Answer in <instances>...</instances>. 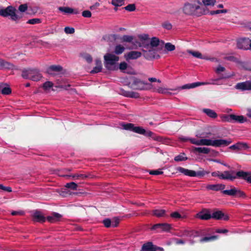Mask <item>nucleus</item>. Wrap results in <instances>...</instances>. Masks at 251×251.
Here are the masks:
<instances>
[{
  "label": "nucleus",
  "mask_w": 251,
  "mask_h": 251,
  "mask_svg": "<svg viewBox=\"0 0 251 251\" xmlns=\"http://www.w3.org/2000/svg\"><path fill=\"white\" fill-rule=\"evenodd\" d=\"M216 1H200L194 3H186L183 7V11L184 14L188 15H195L200 16L205 13V8L206 6L214 5Z\"/></svg>",
  "instance_id": "f257e3e1"
},
{
  "label": "nucleus",
  "mask_w": 251,
  "mask_h": 251,
  "mask_svg": "<svg viewBox=\"0 0 251 251\" xmlns=\"http://www.w3.org/2000/svg\"><path fill=\"white\" fill-rule=\"evenodd\" d=\"M138 37L141 41L140 47L142 48L143 55L146 59L151 60L160 58V55L156 54L155 50H151V45L148 34H140Z\"/></svg>",
  "instance_id": "f03ea898"
},
{
  "label": "nucleus",
  "mask_w": 251,
  "mask_h": 251,
  "mask_svg": "<svg viewBox=\"0 0 251 251\" xmlns=\"http://www.w3.org/2000/svg\"><path fill=\"white\" fill-rule=\"evenodd\" d=\"M231 142L232 141L230 139H216L212 140L207 139H201L200 140L195 139L191 140V143L197 146H212L216 147L227 146L230 144Z\"/></svg>",
  "instance_id": "7ed1b4c3"
},
{
  "label": "nucleus",
  "mask_w": 251,
  "mask_h": 251,
  "mask_svg": "<svg viewBox=\"0 0 251 251\" xmlns=\"http://www.w3.org/2000/svg\"><path fill=\"white\" fill-rule=\"evenodd\" d=\"M0 16L3 18L10 17V19L18 24L19 21L22 18L21 15L17 13V9L15 6L8 5L6 7H3L0 9Z\"/></svg>",
  "instance_id": "20e7f679"
},
{
  "label": "nucleus",
  "mask_w": 251,
  "mask_h": 251,
  "mask_svg": "<svg viewBox=\"0 0 251 251\" xmlns=\"http://www.w3.org/2000/svg\"><path fill=\"white\" fill-rule=\"evenodd\" d=\"M22 76L25 79H30L34 81L40 80L43 77L38 69L30 68L24 69L22 71Z\"/></svg>",
  "instance_id": "39448f33"
},
{
  "label": "nucleus",
  "mask_w": 251,
  "mask_h": 251,
  "mask_svg": "<svg viewBox=\"0 0 251 251\" xmlns=\"http://www.w3.org/2000/svg\"><path fill=\"white\" fill-rule=\"evenodd\" d=\"M105 60L104 65L108 70H114L115 68L113 67L115 65L116 62L119 59V57L111 53H107L104 56Z\"/></svg>",
  "instance_id": "423d86ee"
},
{
  "label": "nucleus",
  "mask_w": 251,
  "mask_h": 251,
  "mask_svg": "<svg viewBox=\"0 0 251 251\" xmlns=\"http://www.w3.org/2000/svg\"><path fill=\"white\" fill-rule=\"evenodd\" d=\"M228 77V76L222 75L220 76L219 78L215 79H212V80L213 81L212 82L207 83V82H197L192 83L191 84H186L183 85L181 87H180L179 89L181 90V89H191V88H195V87H196L197 86H201L202 85H205V84H214V85L217 84V81H219L220 79H225V78H227Z\"/></svg>",
  "instance_id": "0eeeda50"
},
{
  "label": "nucleus",
  "mask_w": 251,
  "mask_h": 251,
  "mask_svg": "<svg viewBox=\"0 0 251 251\" xmlns=\"http://www.w3.org/2000/svg\"><path fill=\"white\" fill-rule=\"evenodd\" d=\"M151 85L149 83L145 82L139 78L133 77L131 87L136 90H144L150 89Z\"/></svg>",
  "instance_id": "6e6552de"
},
{
  "label": "nucleus",
  "mask_w": 251,
  "mask_h": 251,
  "mask_svg": "<svg viewBox=\"0 0 251 251\" xmlns=\"http://www.w3.org/2000/svg\"><path fill=\"white\" fill-rule=\"evenodd\" d=\"M63 70V68L61 66L59 65H53L48 67L46 72L48 74L54 76L61 74Z\"/></svg>",
  "instance_id": "1a4fd4ad"
},
{
  "label": "nucleus",
  "mask_w": 251,
  "mask_h": 251,
  "mask_svg": "<svg viewBox=\"0 0 251 251\" xmlns=\"http://www.w3.org/2000/svg\"><path fill=\"white\" fill-rule=\"evenodd\" d=\"M31 218L34 222L44 223L46 221V217L41 211L38 210H35L32 212Z\"/></svg>",
  "instance_id": "9d476101"
},
{
  "label": "nucleus",
  "mask_w": 251,
  "mask_h": 251,
  "mask_svg": "<svg viewBox=\"0 0 251 251\" xmlns=\"http://www.w3.org/2000/svg\"><path fill=\"white\" fill-rule=\"evenodd\" d=\"M238 49L244 50L251 49V41L248 38L240 39L237 41Z\"/></svg>",
  "instance_id": "9b49d317"
},
{
  "label": "nucleus",
  "mask_w": 251,
  "mask_h": 251,
  "mask_svg": "<svg viewBox=\"0 0 251 251\" xmlns=\"http://www.w3.org/2000/svg\"><path fill=\"white\" fill-rule=\"evenodd\" d=\"M236 173L234 171H226L222 172L221 179L233 181L238 177L236 175H234Z\"/></svg>",
  "instance_id": "f8f14e48"
},
{
  "label": "nucleus",
  "mask_w": 251,
  "mask_h": 251,
  "mask_svg": "<svg viewBox=\"0 0 251 251\" xmlns=\"http://www.w3.org/2000/svg\"><path fill=\"white\" fill-rule=\"evenodd\" d=\"M171 228V225L167 223H159L154 225L151 227V230H155L160 229L163 231H169Z\"/></svg>",
  "instance_id": "ddd939ff"
},
{
  "label": "nucleus",
  "mask_w": 251,
  "mask_h": 251,
  "mask_svg": "<svg viewBox=\"0 0 251 251\" xmlns=\"http://www.w3.org/2000/svg\"><path fill=\"white\" fill-rule=\"evenodd\" d=\"M62 215L58 213L53 212L51 215L46 217V220L50 223H55L60 221Z\"/></svg>",
  "instance_id": "4468645a"
},
{
  "label": "nucleus",
  "mask_w": 251,
  "mask_h": 251,
  "mask_svg": "<svg viewBox=\"0 0 251 251\" xmlns=\"http://www.w3.org/2000/svg\"><path fill=\"white\" fill-rule=\"evenodd\" d=\"M196 217L202 220H208L212 218V215L208 209H204L197 213Z\"/></svg>",
  "instance_id": "2eb2a0df"
},
{
  "label": "nucleus",
  "mask_w": 251,
  "mask_h": 251,
  "mask_svg": "<svg viewBox=\"0 0 251 251\" xmlns=\"http://www.w3.org/2000/svg\"><path fill=\"white\" fill-rule=\"evenodd\" d=\"M235 88L242 91L251 90V80L238 83L236 85Z\"/></svg>",
  "instance_id": "dca6fc26"
},
{
  "label": "nucleus",
  "mask_w": 251,
  "mask_h": 251,
  "mask_svg": "<svg viewBox=\"0 0 251 251\" xmlns=\"http://www.w3.org/2000/svg\"><path fill=\"white\" fill-rule=\"evenodd\" d=\"M212 218L216 220H221L223 219L225 221H227L229 219V217L226 215H225L222 211L218 210L212 213Z\"/></svg>",
  "instance_id": "f3484780"
},
{
  "label": "nucleus",
  "mask_w": 251,
  "mask_h": 251,
  "mask_svg": "<svg viewBox=\"0 0 251 251\" xmlns=\"http://www.w3.org/2000/svg\"><path fill=\"white\" fill-rule=\"evenodd\" d=\"M236 175L238 177H242L248 183H251V173L240 171L236 172Z\"/></svg>",
  "instance_id": "a211bd4d"
},
{
  "label": "nucleus",
  "mask_w": 251,
  "mask_h": 251,
  "mask_svg": "<svg viewBox=\"0 0 251 251\" xmlns=\"http://www.w3.org/2000/svg\"><path fill=\"white\" fill-rule=\"evenodd\" d=\"M142 53L138 51H131L125 55V58L126 60L130 59H136L140 57Z\"/></svg>",
  "instance_id": "6ab92c4d"
},
{
  "label": "nucleus",
  "mask_w": 251,
  "mask_h": 251,
  "mask_svg": "<svg viewBox=\"0 0 251 251\" xmlns=\"http://www.w3.org/2000/svg\"><path fill=\"white\" fill-rule=\"evenodd\" d=\"M176 170L179 173L183 174L184 175L189 176L195 177L196 175L195 171L188 170L181 167H177L176 168Z\"/></svg>",
  "instance_id": "aec40b11"
},
{
  "label": "nucleus",
  "mask_w": 251,
  "mask_h": 251,
  "mask_svg": "<svg viewBox=\"0 0 251 251\" xmlns=\"http://www.w3.org/2000/svg\"><path fill=\"white\" fill-rule=\"evenodd\" d=\"M249 148L247 143L240 142L229 147V149L233 150H241L243 149H247Z\"/></svg>",
  "instance_id": "412c9836"
},
{
  "label": "nucleus",
  "mask_w": 251,
  "mask_h": 251,
  "mask_svg": "<svg viewBox=\"0 0 251 251\" xmlns=\"http://www.w3.org/2000/svg\"><path fill=\"white\" fill-rule=\"evenodd\" d=\"M65 177H71L74 180H83L89 177L90 175H86L82 174H75L71 175H65L63 176Z\"/></svg>",
  "instance_id": "4be33fe9"
},
{
  "label": "nucleus",
  "mask_w": 251,
  "mask_h": 251,
  "mask_svg": "<svg viewBox=\"0 0 251 251\" xmlns=\"http://www.w3.org/2000/svg\"><path fill=\"white\" fill-rule=\"evenodd\" d=\"M226 185L223 184H209L207 185L206 189L215 191H218L220 190H224L225 188Z\"/></svg>",
  "instance_id": "5701e85b"
},
{
  "label": "nucleus",
  "mask_w": 251,
  "mask_h": 251,
  "mask_svg": "<svg viewBox=\"0 0 251 251\" xmlns=\"http://www.w3.org/2000/svg\"><path fill=\"white\" fill-rule=\"evenodd\" d=\"M140 251H156V246L153 245L151 242L144 244Z\"/></svg>",
  "instance_id": "b1692460"
},
{
  "label": "nucleus",
  "mask_w": 251,
  "mask_h": 251,
  "mask_svg": "<svg viewBox=\"0 0 251 251\" xmlns=\"http://www.w3.org/2000/svg\"><path fill=\"white\" fill-rule=\"evenodd\" d=\"M14 68V66L13 64L0 58V69H7L12 70Z\"/></svg>",
  "instance_id": "393cba45"
},
{
  "label": "nucleus",
  "mask_w": 251,
  "mask_h": 251,
  "mask_svg": "<svg viewBox=\"0 0 251 251\" xmlns=\"http://www.w3.org/2000/svg\"><path fill=\"white\" fill-rule=\"evenodd\" d=\"M96 66L90 72L91 74H96L100 72L102 70V64L100 59H97L95 60Z\"/></svg>",
  "instance_id": "a878e982"
},
{
  "label": "nucleus",
  "mask_w": 251,
  "mask_h": 251,
  "mask_svg": "<svg viewBox=\"0 0 251 251\" xmlns=\"http://www.w3.org/2000/svg\"><path fill=\"white\" fill-rule=\"evenodd\" d=\"M230 117L232 119V123H244L246 121V119L242 115L231 114Z\"/></svg>",
  "instance_id": "bb28decb"
},
{
  "label": "nucleus",
  "mask_w": 251,
  "mask_h": 251,
  "mask_svg": "<svg viewBox=\"0 0 251 251\" xmlns=\"http://www.w3.org/2000/svg\"><path fill=\"white\" fill-rule=\"evenodd\" d=\"M122 95L128 98H139L140 97V95L138 93L135 92L133 91H124L122 92Z\"/></svg>",
  "instance_id": "cd10ccee"
},
{
  "label": "nucleus",
  "mask_w": 251,
  "mask_h": 251,
  "mask_svg": "<svg viewBox=\"0 0 251 251\" xmlns=\"http://www.w3.org/2000/svg\"><path fill=\"white\" fill-rule=\"evenodd\" d=\"M231 189L230 190H223L222 193L226 195L235 197L236 195V189L234 186H231Z\"/></svg>",
  "instance_id": "c85d7f7f"
},
{
  "label": "nucleus",
  "mask_w": 251,
  "mask_h": 251,
  "mask_svg": "<svg viewBox=\"0 0 251 251\" xmlns=\"http://www.w3.org/2000/svg\"><path fill=\"white\" fill-rule=\"evenodd\" d=\"M134 39V36L131 35H124L120 37V40L121 43H131Z\"/></svg>",
  "instance_id": "c756f323"
},
{
  "label": "nucleus",
  "mask_w": 251,
  "mask_h": 251,
  "mask_svg": "<svg viewBox=\"0 0 251 251\" xmlns=\"http://www.w3.org/2000/svg\"><path fill=\"white\" fill-rule=\"evenodd\" d=\"M194 151L199 153L208 154L210 150L209 148L206 147H195L194 149Z\"/></svg>",
  "instance_id": "7c9ffc66"
},
{
  "label": "nucleus",
  "mask_w": 251,
  "mask_h": 251,
  "mask_svg": "<svg viewBox=\"0 0 251 251\" xmlns=\"http://www.w3.org/2000/svg\"><path fill=\"white\" fill-rule=\"evenodd\" d=\"M143 135L148 137H151L156 141H160V139L161 138V137L156 136V135L153 132L150 130L146 131L145 130V133L143 134Z\"/></svg>",
  "instance_id": "2f4dec72"
},
{
  "label": "nucleus",
  "mask_w": 251,
  "mask_h": 251,
  "mask_svg": "<svg viewBox=\"0 0 251 251\" xmlns=\"http://www.w3.org/2000/svg\"><path fill=\"white\" fill-rule=\"evenodd\" d=\"M152 215L160 218L165 216L166 210L164 209H154L152 211Z\"/></svg>",
  "instance_id": "473e14b6"
},
{
  "label": "nucleus",
  "mask_w": 251,
  "mask_h": 251,
  "mask_svg": "<svg viewBox=\"0 0 251 251\" xmlns=\"http://www.w3.org/2000/svg\"><path fill=\"white\" fill-rule=\"evenodd\" d=\"M160 40L158 38L152 37L150 41V45H151V50H155L153 48L157 47L159 44Z\"/></svg>",
  "instance_id": "72a5a7b5"
},
{
  "label": "nucleus",
  "mask_w": 251,
  "mask_h": 251,
  "mask_svg": "<svg viewBox=\"0 0 251 251\" xmlns=\"http://www.w3.org/2000/svg\"><path fill=\"white\" fill-rule=\"evenodd\" d=\"M203 112L210 118H216L217 117V113L214 110L210 109H203Z\"/></svg>",
  "instance_id": "f704fd0d"
},
{
  "label": "nucleus",
  "mask_w": 251,
  "mask_h": 251,
  "mask_svg": "<svg viewBox=\"0 0 251 251\" xmlns=\"http://www.w3.org/2000/svg\"><path fill=\"white\" fill-rule=\"evenodd\" d=\"M18 11L20 12V14H18V10H17V13L18 15H21L23 17L22 13L25 12L28 9V6L27 3L22 4L19 6Z\"/></svg>",
  "instance_id": "c9c22d12"
},
{
  "label": "nucleus",
  "mask_w": 251,
  "mask_h": 251,
  "mask_svg": "<svg viewBox=\"0 0 251 251\" xmlns=\"http://www.w3.org/2000/svg\"><path fill=\"white\" fill-rule=\"evenodd\" d=\"M235 197L238 198H241L243 199H246L247 198L248 196L247 194L243 191L239 189L238 188L236 189V195Z\"/></svg>",
  "instance_id": "e433bc0d"
},
{
  "label": "nucleus",
  "mask_w": 251,
  "mask_h": 251,
  "mask_svg": "<svg viewBox=\"0 0 251 251\" xmlns=\"http://www.w3.org/2000/svg\"><path fill=\"white\" fill-rule=\"evenodd\" d=\"M188 159V158L186 156V154L184 152H182L178 155H176L174 158V160L176 162H179L182 161H185Z\"/></svg>",
  "instance_id": "4c0bfd02"
},
{
  "label": "nucleus",
  "mask_w": 251,
  "mask_h": 251,
  "mask_svg": "<svg viewBox=\"0 0 251 251\" xmlns=\"http://www.w3.org/2000/svg\"><path fill=\"white\" fill-rule=\"evenodd\" d=\"M195 176L201 178L204 176L205 175L209 174L210 172L205 171L203 169L201 168L199 171L195 172Z\"/></svg>",
  "instance_id": "58836bf2"
},
{
  "label": "nucleus",
  "mask_w": 251,
  "mask_h": 251,
  "mask_svg": "<svg viewBox=\"0 0 251 251\" xmlns=\"http://www.w3.org/2000/svg\"><path fill=\"white\" fill-rule=\"evenodd\" d=\"M125 48L121 45H118L115 46L114 52L116 54H122L125 50Z\"/></svg>",
  "instance_id": "ea45409f"
},
{
  "label": "nucleus",
  "mask_w": 251,
  "mask_h": 251,
  "mask_svg": "<svg viewBox=\"0 0 251 251\" xmlns=\"http://www.w3.org/2000/svg\"><path fill=\"white\" fill-rule=\"evenodd\" d=\"M140 43L141 41H138L134 36L133 42L131 43L132 44V47L130 48L129 49H137L138 47H140Z\"/></svg>",
  "instance_id": "a19ab883"
},
{
  "label": "nucleus",
  "mask_w": 251,
  "mask_h": 251,
  "mask_svg": "<svg viewBox=\"0 0 251 251\" xmlns=\"http://www.w3.org/2000/svg\"><path fill=\"white\" fill-rule=\"evenodd\" d=\"M217 239V236L215 235H212L209 237H204L201 239V242H207L211 241H213Z\"/></svg>",
  "instance_id": "79ce46f5"
},
{
  "label": "nucleus",
  "mask_w": 251,
  "mask_h": 251,
  "mask_svg": "<svg viewBox=\"0 0 251 251\" xmlns=\"http://www.w3.org/2000/svg\"><path fill=\"white\" fill-rule=\"evenodd\" d=\"M122 127L123 129L126 130H129V131H133V128L134 127V125L132 123H127V124H124L122 125Z\"/></svg>",
  "instance_id": "37998d69"
},
{
  "label": "nucleus",
  "mask_w": 251,
  "mask_h": 251,
  "mask_svg": "<svg viewBox=\"0 0 251 251\" xmlns=\"http://www.w3.org/2000/svg\"><path fill=\"white\" fill-rule=\"evenodd\" d=\"M65 187L68 188H70L73 190H76L78 187V185L76 183L74 182H71L70 183H67L65 185Z\"/></svg>",
  "instance_id": "c03bdc74"
},
{
  "label": "nucleus",
  "mask_w": 251,
  "mask_h": 251,
  "mask_svg": "<svg viewBox=\"0 0 251 251\" xmlns=\"http://www.w3.org/2000/svg\"><path fill=\"white\" fill-rule=\"evenodd\" d=\"M58 10L66 14H71L72 12V8L69 7H59Z\"/></svg>",
  "instance_id": "a18cd8bd"
},
{
  "label": "nucleus",
  "mask_w": 251,
  "mask_h": 251,
  "mask_svg": "<svg viewBox=\"0 0 251 251\" xmlns=\"http://www.w3.org/2000/svg\"><path fill=\"white\" fill-rule=\"evenodd\" d=\"M42 22V20L39 18H34L28 20L26 22V24H30V25H35L40 24Z\"/></svg>",
  "instance_id": "49530a36"
},
{
  "label": "nucleus",
  "mask_w": 251,
  "mask_h": 251,
  "mask_svg": "<svg viewBox=\"0 0 251 251\" xmlns=\"http://www.w3.org/2000/svg\"><path fill=\"white\" fill-rule=\"evenodd\" d=\"M133 131L135 133L143 135V134L145 133V129L141 126H134Z\"/></svg>",
  "instance_id": "de8ad7c7"
},
{
  "label": "nucleus",
  "mask_w": 251,
  "mask_h": 251,
  "mask_svg": "<svg viewBox=\"0 0 251 251\" xmlns=\"http://www.w3.org/2000/svg\"><path fill=\"white\" fill-rule=\"evenodd\" d=\"M111 4L115 6L114 10L117 11L118 7L123 5L124 4V1H111Z\"/></svg>",
  "instance_id": "09e8293b"
},
{
  "label": "nucleus",
  "mask_w": 251,
  "mask_h": 251,
  "mask_svg": "<svg viewBox=\"0 0 251 251\" xmlns=\"http://www.w3.org/2000/svg\"><path fill=\"white\" fill-rule=\"evenodd\" d=\"M188 52L191 54H192L193 56L197 57L198 58H202V55L201 53L199 51H195L192 50H188Z\"/></svg>",
  "instance_id": "8fccbe9b"
},
{
  "label": "nucleus",
  "mask_w": 251,
  "mask_h": 251,
  "mask_svg": "<svg viewBox=\"0 0 251 251\" xmlns=\"http://www.w3.org/2000/svg\"><path fill=\"white\" fill-rule=\"evenodd\" d=\"M1 93L3 95H9L11 93V89L8 85L6 84L5 87L2 88V92Z\"/></svg>",
  "instance_id": "3c124183"
},
{
  "label": "nucleus",
  "mask_w": 251,
  "mask_h": 251,
  "mask_svg": "<svg viewBox=\"0 0 251 251\" xmlns=\"http://www.w3.org/2000/svg\"><path fill=\"white\" fill-rule=\"evenodd\" d=\"M165 48L167 51H171L174 50L176 47L175 45L172 44L171 43H167L165 45Z\"/></svg>",
  "instance_id": "603ef678"
},
{
  "label": "nucleus",
  "mask_w": 251,
  "mask_h": 251,
  "mask_svg": "<svg viewBox=\"0 0 251 251\" xmlns=\"http://www.w3.org/2000/svg\"><path fill=\"white\" fill-rule=\"evenodd\" d=\"M53 85V83L51 81H46L43 84V88L45 90H47L51 88Z\"/></svg>",
  "instance_id": "864d4df0"
},
{
  "label": "nucleus",
  "mask_w": 251,
  "mask_h": 251,
  "mask_svg": "<svg viewBox=\"0 0 251 251\" xmlns=\"http://www.w3.org/2000/svg\"><path fill=\"white\" fill-rule=\"evenodd\" d=\"M81 56L89 63H91L93 61L92 57L88 53H84Z\"/></svg>",
  "instance_id": "5fc2aeb1"
},
{
  "label": "nucleus",
  "mask_w": 251,
  "mask_h": 251,
  "mask_svg": "<svg viewBox=\"0 0 251 251\" xmlns=\"http://www.w3.org/2000/svg\"><path fill=\"white\" fill-rule=\"evenodd\" d=\"M123 8L128 11L132 12L135 10L136 7L135 4H129Z\"/></svg>",
  "instance_id": "6e6d98bb"
},
{
  "label": "nucleus",
  "mask_w": 251,
  "mask_h": 251,
  "mask_svg": "<svg viewBox=\"0 0 251 251\" xmlns=\"http://www.w3.org/2000/svg\"><path fill=\"white\" fill-rule=\"evenodd\" d=\"M128 68L129 66L125 62H121L119 65V69L122 72H124L126 69Z\"/></svg>",
  "instance_id": "4d7b16f0"
},
{
  "label": "nucleus",
  "mask_w": 251,
  "mask_h": 251,
  "mask_svg": "<svg viewBox=\"0 0 251 251\" xmlns=\"http://www.w3.org/2000/svg\"><path fill=\"white\" fill-rule=\"evenodd\" d=\"M149 173L150 175H162L163 174V172L161 171L160 170H149Z\"/></svg>",
  "instance_id": "13d9d810"
},
{
  "label": "nucleus",
  "mask_w": 251,
  "mask_h": 251,
  "mask_svg": "<svg viewBox=\"0 0 251 251\" xmlns=\"http://www.w3.org/2000/svg\"><path fill=\"white\" fill-rule=\"evenodd\" d=\"M227 12L226 9L212 10L210 12L211 15L218 14L220 13H226Z\"/></svg>",
  "instance_id": "bf43d9fd"
},
{
  "label": "nucleus",
  "mask_w": 251,
  "mask_h": 251,
  "mask_svg": "<svg viewBox=\"0 0 251 251\" xmlns=\"http://www.w3.org/2000/svg\"><path fill=\"white\" fill-rule=\"evenodd\" d=\"M102 223L105 227L108 228L111 226V221L110 219L106 218L103 220Z\"/></svg>",
  "instance_id": "052dcab7"
},
{
  "label": "nucleus",
  "mask_w": 251,
  "mask_h": 251,
  "mask_svg": "<svg viewBox=\"0 0 251 251\" xmlns=\"http://www.w3.org/2000/svg\"><path fill=\"white\" fill-rule=\"evenodd\" d=\"M64 31L66 34H73L75 33V28L69 26H66L64 28Z\"/></svg>",
  "instance_id": "680f3d73"
},
{
  "label": "nucleus",
  "mask_w": 251,
  "mask_h": 251,
  "mask_svg": "<svg viewBox=\"0 0 251 251\" xmlns=\"http://www.w3.org/2000/svg\"><path fill=\"white\" fill-rule=\"evenodd\" d=\"M82 16L85 18H90L92 13L89 10H84L82 12Z\"/></svg>",
  "instance_id": "e2e57ef3"
},
{
  "label": "nucleus",
  "mask_w": 251,
  "mask_h": 251,
  "mask_svg": "<svg viewBox=\"0 0 251 251\" xmlns=\"http://www.w3.org/2000/svg\"><path fill=\"white\" fill-rule=\"evenodd\" d=\"M170 216L174 219H180L181 215L178 212H174L171 214Z\"/></svg>",
  "instance_id": "0e129e2a"
},
{
  "label": "nucleus",
  "mask_w": 251,
  "mask_h": 251,
  "mask_svg": "<svg viewBox=\"0 0 251 251\" xmlns=\"http://www.w3.org/2000/svg\"><path fill=\"white\" fill-rule=\"evenodd\" d=\"M162 26L165 29L170 30L172 28V25L171 23L166 22L162 24Z\"/></svg>",
  "instance_id": "69168bd1"
},
{
  "label": "nucleus",
  "mask_w": 251,
  "mask_h": 251,
  "mask_svg": "<svg viewBox=\"0 0 251 251\" xmlns=\"http://www.w3.org/2000/svg\"><path fill=\"white\" fill-rule=\"evenodd\" d=\"M119 224V219L117 218H115L113 221H111V226L113 227L118 226Z\"/></svg>",
  "instance_id": "338daca9"
},
{
  "label": "nucleus",
  "mask_w": 251,
  "mask_h": 251,
  "mask_svg": "<svg viewBox=\"0 0 251 251\" xmlns=\"http://www.w3.org/2000/svg\"><path fill=\"white\" fill-rule=\"evenodd\" d=\"M225 70H226V69L225 67H224L221 65H219L218 66V67L217 68V69H216L215 72L217 74H219L221 72H224L225 71Z\"/></svg>",
  "instance_id": "774afa93"
}]
</instances>
